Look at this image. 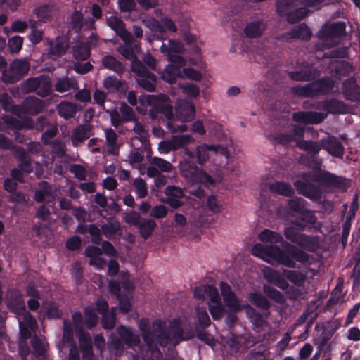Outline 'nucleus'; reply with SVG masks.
<instances>
[{
    "instance_id": "nucleus-1",
    "label": "nucleus",
    "mask_w": 360,
    "mask_h": 360,
    "mask_svg": "<svg viewBox=\"0 0 360 360\" xmlns=\"http://www.w3.org/2000/svg\"><path fill=\"white\" fill-rule=\"evenodd\" d=\"M306 205L307 201L297 196H292L287 202L288 207L297 213L298 217L285 227L283 235L296 245L285 243L284 250H282L276 245L257 243L252 247V253L259 257H271L288 268H295V262L308 263L311 256L305 251L315 252L319 249V243L318 236L302 233L304 231H311L318 221L315 212L306 208Z\"/></svg>"
},
{
    "instance_id": "nucleus-2",
    "label": "nucleus",
    "mask_w": 360,
    "mask_h": 360,
    "mask_svg": "<svg viewBox=\"0 0 360 360\" xmlns=\"http://www.w3.org/2000/svg\"><path fill=\"white\" fill-rule=\"evenodd\" d=\"M296 146L310 155L311 166L315 168L310 176L311 181L307 179V174H303L301 179L294 181L293 185L298 194L312 202H320L323 193L321 186L333 188L340 192L347 191L351 186V179L320 168L321 161L318 160V155L323 149L321 139L318 141L300 140Z\"/></svg>"
},
{
    "instance_id": "nucleus-3",
    "label": "nucleus",
    "mask_w": 360,
    "mask_h": 360,
    "mask_svg": "<svg viewBox=\"0 0 360 360\" xmlns=\"http://www.w3.org/2000/svg\"><path fill=\"white\" fill-rule=\"evenodd\" d=\"M165 322L159 319V345L167 346L168 345L176 346L181 341L189 338L184 337V330L179 319H174L169 322L167 328H164Z\"/></svg>"
},
{
    "instance_id": "nucleus-4",
    "label": "nucleus",
    "mask_w": 360,
    "mask_h": 360,
    "mask_svg": "<svg viewBox=\"0 0 360 360\" xmlns=\"http://www.w3.org/2000/svg\"><path fill=\"white\" fill-rule=\"evenodd\" d=\"M181 172L191 185L203 184L207 187L214 186L216 184L215 179L200 169L195 162L186 160L181 164Z\"/></svg>"
},
{
    "instance_id": "nucleus-5",
    "label": "nucleus",
    "mask_w": 360,
    "mask_h": 360,
    "mask_svg": "<svg viewBox=\"0 0 360 360\" xmlns=\"http://www.w3.org/2000/svg\"><path fill=\"white\" fill-rule=\"evenodd\" d=\"M131 143L134 148L128 156L131 165L141 163L146 154V158L151 165H158V157L151 158L150 144L145 136L134 137L131 139Z\"/></svg>"
},
{
    "instance_id": "nucleus-6",
    "label": "nucleus",
    "mask_w": 360,
    "mask_h": 360,
    "mask_svg": "<svg viewBox=\"0 0 360 360\" xmlns=\"http://www.w3.org/2000/svg\"><path fill=\"white\" fill-rule=\"evenodd\" d=\"M139 328L148 347L147 354L150 353L146 360H158V319L153 321V330L150 321L145 318L139 321Z\"/></svg>"
},
{
    "instance_id": "nucleus-7",
    "label": "nucleus",
    "mask_w": 360,
    "mask_h": 360,
    "mask_svg": "<svg viewBox=\"0 0 360 360\" xmlns=\"http://www.w3.org/2000/svg\"><path fill=\"white\" fill-rule=\"evenodd\" d=\"M183 66L167 65L161 75L163 80L170 84L176 83V78H188L195 82H200L202 79V74L200 71L195 70L193 68H181Z\"/></svg>"
},
{
    "instance_id": "nucleus-8",
    "label": "nucleus",
    "mask_w": 360,
    "mask_h": 360,
    "mask_svg": "<svg viewBox=\"0 0 360 360\" xmlns=\"http://www.w3.org/2000/svg\"><path fill=\"white\" fill-rule=\"evenodd\" d=\"M30 70V63L25 60H15L10 65L8 71L2 73L3 80L13 84L21 79Z\"/></svg>"
},
{
    "instance_id": "nucleus-9",
    "label": "nucleus",
    "mask_w": 360,
    "mask_h": 360,
    "mask_svg": "<svg viewBox=\"0 0 360 360\" xmlns=\"http://www.w3.org/2000/svg\"><path fill=\"white\" fill-rule=\"evenodd\" d=\"M126 221L136 226L139 229L140 236L145 240L150 236L156 226L153 219L142 218L134 212L127 214Z\"/></svg>"
},
{
    "instance_id": "nucleus-10",
    "label": "nucleus",
    "mask_w": 360,
    "mask_h": 360,
    "mask_svg": "<svg viewBox=\"0 0 360 360\" xmlns=\"http://www.w3.org/2000/svg\"><path fill=\"white\" fill-rule=\"evenodd\" d=\"M182 49L181 44L174 40H169V46H167L164 43L160 46V51L167 58L170 65L184 66L186 64L185 59L179 55Z\"/></svg>"
},
{
    "instance_id": "nucleus-11",
    "label": "nucleus",
    "mask_w": 360,
    "mask_h": 360,
    "mask_svg": "<svg viewBox=\"0 0 360 360\" xmlns=\"http://www.w3.org/2000/svg\"><path fill=\"white\" fill-rule=\"evenodd\" d=\"M193 140L192 136L188 134L173 136L171 139L159 143V153H167L171 150L184 148L188 143H191Z\"/></svg>"
},
{
    "instance_id": "nucleus-12",
    "label": "nucleus",
    "mask_w": 360,
    "mask_h": 360,
    "mask_svg": "<svg viewBox=\"0 0 360 360\" xmlns=\"http://www.w3.org/2000/svg\"><path fill=\"white\" fill-rule=\"evenodd\" d=\"M346 25L343 21H337L326 25L319 31L318 35L321 39H333L340 38L345 33Z\"/></svg>"
},
{
    "instance_id": "nucleus-13",
    "label": "nucleus",
    "mask_w": 360,
    "mask_h": 360,
    "mask_svg": "<svg viewBox=\"0 0 360 360\" xmlns=\"http://www.w3.org/2000/svg\"><path fill=\"white\" fill-rule=\"evenodd\" d=\"M220 290L224 302L229 310L233 312H238L242 310L240 301L236 297L229 284L221 281L220 283Z\"/></svg>"
},
{
    "instance_id": "nucleus-14",
    "label": "nucleus",
    "mask_w": 360,
    "mask_h": 360,
    "mask_svg": "<svg viewBox=\"0 0 360 360\" xmlns=\"http://www.w3.org/2000/svg\"><path fill=\"white\" fill-rule=\"evenodd\" d=\"M106 24L127 44H130L134 40V37L127 30L124 22L120 18L115 15L108 17L106 18Z\"/></svg>"
},
{
    "instance_id": "nucleus-15",
    "label": "nucleus",
    "mask_w": 360,
    "mask_h": 360,
    "mask_svg": "<svg viewBox=\"0 0 360 360\" xmlns=\"http://www.w3.org/2000/svg\"><path fill=\"white\" fill-rule=\"evenodd\" d=\"M342 92L347 101L351 102L360 101V86L355 77L351 76L342 82Z\"/></svg>"
},
{
    "instance_id": "nucleus-16",
    "label": "nucleus",
    "mask_w": 360,
    "mask_h": 360,
    "mask_svg": "<svg viewBox=\"0 0 360 360\" xmlns=\"http://www.w3.org/2000/svg\"><path fill=\"white\" fill-rule=\"evenodd\" d=\"M195 115V108L191 102L186 100L177 101L175 107V117L176 120L182 122H190L194 119Z\"/></svg>"
},
{
    "instance_id": "nucleus-17",
    "label": "nucleus",
    "mask_w": 360,
    "mask_h": 360,
    "mask_svg": "<svg viewBox=\"0 0 360 360\" xmlns=\"http://www.w3.org/2000/svg\"><path fill=\"white\" fill-rule=\"evenodd\" d=\"M165 198H162L160 200L174 209L179 208L183 205L184 202L181 200L184 196V191L176 186H168L165 188Z\"/></svg>"
},
{
    "instance_id": "nucleus-18",
    "label": "nucleus",
    "mask_w": 360,
    "mask_h": 360,
    "mask_svg": "<svg viewBox=\"0 0 360 360\" xmlns=\"http://www.w3.org/2000/svg\"><path fill=\"white\" fill-rule=\"evenodd\" d=\"M212 145L203 143L196 147L195 150L185 148V154L191 161H197L201 165H204L210 158V153H212Z\"/></svg>"
},
{
    "instance_id": "nucleus-19",
    "label": "nucleus",
    "mask_w": 360,
    "mask_h": 360,
    "mask_svg": "<svg viewBox=\"0 0 360 360\" xmlns=\"http://www.w3.org/2000/svg\"><path fill=\"white\" fill-rule=\"evenodd\" d=\"M326 118V115L321 112L298 111L292 114V120L301 124H320Z\"/></svg>"
},
{
    "instance_id": "nucleus-20",
    "label": "nucleus",
    "mask_w": 360,
    "mask_h": 360,
    "mask_svg": "<svg viewBox=\"0 0 360 360\" xmlns=\"http://www.w3.org/2000/svg\"><path fill=\"white\" fill-rule=\"evenodd\" d=\"M2 122L6 129L20 131L22 129H32L34 120L30 117L18 120L11 115H6L2 117Z\"/></svg>"
},
{
    "instance_id": "nucleus-21",
    "label": "nucleus",
    "mask_w": 360,
    "mask_h": 360,
    "mask_svg": "<svg viewBox=\"0 0 360 360\" xmlns=\"http://www.w3.org/2000/svg\"><path fill=\"white\" fill-rule=\"evenodd\" d=\"M323 149L333 157L342 158L345 153V148L342 143L334 136H328L321 139Z\"/></svg>"
},
{
    "instance_id": "nucleus-22",
    "label": "nucleus",
    "mask_w": 360,
    "mask_h": 360,
    "mask_svg": "<svg viewBox=\"0 0 360 360\" xmlns=\"http://www.w3.org/2000/svg\"><path fill=\"white\" fill-rule=\"evenodd\" d=\"M311 37V32L305 23H301L292 30L283 34L278 37L279 40L288 41L292 39L309 40Z\"/></svg>"
},
{
    "instance_id": "nucleus-23",
    "label": "nucleus",
    "mask_w": 360,
    "mask_h": 360,
    "mask_svg": "<svg viewBox=\"0 0 360 360\" xmlns=\"http://www.w3.org/2000/svg\"><path fill=\"white\" fill-rule=\"evenodd\" d=\"M92 127L89 124H80L72 133L71 142L74 147L87 140L92 135Z\"/></svg>"
},
{
    "instance_id": "nucleus-24",
    "label": "nucleus",
    "mask_w": 360,
    "mask_h": 360,
    "mask_svg": "<svg viewBox=\"0 0 360 360\" xmlns=\"http://www.w3.org/2000/svg\"><path fill=\"white\" fill-rule=\"evenodd\" d=\"M14 156L18 160V167L24 172L30 174L33 172V165L30 156L27 153L24 148L18 146L15 149Z\"/></svg>"
},
{
    "instance_id": "nucleus-25",
    "label": "nucleus",
    "mask_w": 360,
    "mask_h": 360,
    "mask_svg": "<svg viewBox=\"0 0 360 360\" xmlns=\"http://www.w3.org/2000/svg\"><path fill=\"white\" fill-rule=\"evenodd\" d=\"M317 74L318 70L316 68L307 65L299 70L289 72L288 76L294 81L309 82L314 79Z\"/></svg>"
},
{
    "instance_id": "nucleus-26",
    "label": "nucleus",
    "mask_w": 360,
    "mask_h": 360,
    "mask_svg": "<svg viewBox=\"0 0 360 360\" xmlns=\"http://www.w3.org/2000/svg\"><path fill=\"white\" fill-rule=\"evenodd\" d=\"M315 96L327 95L334 88V81L328 76H325L311 82Z\"/></svg>"
},
{
    "instance_id": "nucleus-27",
    "label": "nucleus",
    "mask_w": 360,
    "mask_h": 360,
    "mask_svg": "<svg viewBox=\"0 0 360 360\" xmlns=\"http://www.w3.org/2000/svg\"><path fill=\"white\" fill-rule=\"evenodd\" d=\"M323 109L330 114H345L347 112V105L337 98H328L323 101Z\"/></svg>"
},
{
    "instance_id": "nucleus-28",
    "label": "nucleus",
    "mask_w": 360,
    "mask_h": 360,
    "mask_svg": "<svg viewBox=\"0 0 360 360\" xmlns=\"http://www.w3.org/2000/svg\"><path fill=\"white\" fill-rule=\"evenodd\" d=\"M117 332L121 340L128 347L137 346L140 343L139 335L134 334L129 328L123 325L117 326Z\"/></svg>"
},
{
    "instance_id": "nucleus-29",
    "label": "nucleus",
    "mask_w": 360,
    "mask_h": 360,
    "mask_svg": "<svg viewBox=\"0 0 360 360\" xmlns=\"http://www.w3.org/2000/svg\"><path fill=\"white\" fill-rule=\"evenodd\" d=\"M53 5L42 4L34 8L33 13L36 15L39 22L44 23L53 19Z\"/></svg>"
},
{
    "instance_id": "nucleus-30",
    "label": "nucleus",
    "mask_w": 360,
    "mask_h": 360,
    "mask_svg": "<svg viewBox=\"0 0 360 360\" xmlns=\"http://www.w3.org/2000/svg\"><path fill=\"white\" fill-rule=\"evenodd\" d=\"M27 115H36L43 111L44 102L34 96H29L24 101Z\"/></svg>"
},
{
    "instance_id": "nucleus-31",
    "label": "nucleus",
    "mask_w": 360,
    "mask_h": 360,
    "mask_svg": "<svg viewBox=\"0 0 360 360\" xmlns=\"http://www.w3.org/2000/svg\"><path fill=\"white\" fill-rule=\"evenodd\" d=\"M139 103L143 106H151L149 115L152 119L158 118V95H141Z\"/></svg>"
},
{
    "instance_id": "nucleus-32",
    "label": "nucleus",
    "mask_w": 360,
    "mask_h": 360,
    "mask_svg": "<svg viewBox=\"0 0 360 360\" xmlns=\"http://www.w3.org/2000/svg\"><path fill=\"white\" fill-rule=\"evenodd\" d=\"M269 188L271 193L285 197H292L295 194V191L291 185L283 181H276L274 184H270Z\"/></svg>"
},
{
    "instance_id": "nucleus-33",
    "label": "nucleus",
    "mask_w": 360,
    "mask_h": 360,
    "mask_svg": "<svg viewBox=\"0 0 360 360\" xmlns=\"http://www.w3.org/2000/svg\"><path fill=\"white\" fill-rule=\"evenodd\" d=\"M101 64L105 69L114 71L117 74H122L124 72V66L122 62L117 60L112 55H106L103 57Z\"/></svg>"
},
{
    "instance_id": "nucleus-34",
    "label": "nucleus",
    "mask_w": 360,
    "mask_h": 360,
    "mask_svg": "<svg viewBox=\"0 0 360 360\" xmlns=\"http://www.w3.org/2000/svg\"><path fill=\"white\" fill-rule=\"evenodd\" d=\"M52 193L51 185L46 181H41L39 182L38 188L34 192V200L37 202H43L46 197L52 195Z\"/></svg>"
},
{
    "instance_id": "nucleus-35",
    "label": "nucleus",
    "mask_w": 360,
    "mask_h": 360,
    "mask_svg": "<svg viewBox=\"0 0 360 360\" xmlns=\"http://www.w3.org/2000/svg\"><path fill=\"white\" fill-rule=\"evenodd\" d=\"M84 319L85 326L91 330L98 323L99 317L92 306H86L84 308Z\"/></svg>"
},
{
    "instance_id": "nucleus-36",
    "label": "nucleus",
    "mask_w": 360,
    "mask_h": 360,
    "mask_svg": "<svg viewBox=\"0 0 360 360\" xmlns=\"http://www.w3.org/2000/svg\"><path fill=\"white\" fill-rule=\"evenodd\" d=\"M264 25L260 21L248 22L244 28V34L248 38H257L262 35Z\"/></svg>"
},
{
    "instance_id": "nucleus-37",
    "label": "nucleus",
    "mask_w": 360,
    "mask_h": 360,
    "mask_svg": "<svg viewBox=\"0 0 360 360\" xmlns=\"http://www.w3.org/2000/svg\"><path fill=\"white\" fill-rule=\"evenodd\" d=\"M78 89V83L74 78L68 77L60 78L55 84V90L59 93H64L71 89Z\"/></svg>"
},
{
    "instance_id": "nucleus-38",
    "label": "nucleus",
    "mask_w": 360,
    "mask_h": 360,
    "mask_svg": "<svg viewBox=\"0 0 360 360\" xmlns=\"http://www.w3.org/2000/svg\"><path fill=\"white\" fill-rule=\"evenodd\" d=\"M66 52L67 46L62 39L57 38L55 41H51L49 44L48 55L51 58L62 56L65 54Z\"/></svg>"
},
{
    "instance_id": "nucleus-39",
    "label": "nucleus",
    "mask_w": 360,
    "mask_h": 360,
    "mask_svg": "<svg viewBox=\"0 0 360 360\" xmlns=\"http://www.w3.org/2000/svg\"><path fill=\"white\" fill-rule=\"evenodd\" d=\"M131 70L138 77H139V78L146 77H150L152 81H155L156 79L155 75L150 72L148 68L140 60L133 61L131 64Z\"/></svg>"
},
{
    "instance_id": "nucleus-40",
    "label": "nucleus",
    "mask_w": 360,
    "mask_h": 360,
    "mask_svg": "<svg viewBox=\"0 0 360 360\" xmlns=\"http://www.w3.org/2000/svg\"><path fill=\"white\" fill-rule=\"evenodd\" d=\"M57 108L59 115L65 119L73 117L77 112L76 105L70 102H61Z\"/></svg>"
},
{
    "instance_id": "nucleus-41",
    "label": "nucleus",
    "mask_w": 360,
    "mask_h": 360,
    "mask_svg": "<svg viewBox=\"0 0 360 360\" xmlns=\"http://www.w3.org/2000/svg\"><path fill=\"white\" fill-rule=\"evenodd\" d=\"M116 319V309L112 307L110 311L101 315V323L102 328L108 330L113 329L115 326Z\"/></svg>"
},
{
    "instance_id": "nucleus-42",
    "label": "nucleus",
    "mask_w": 360,
    "mask_h": 360,
    "mask_svg": "<svg viewBox=\"0 0 360 360\" xmlns=\"http://www.w3.org/2000/svg\"><path fill=\"white\" fill-rule=\"evenodd\" d=\"M258 238L263 243H280L283 241V236L279 233L269 229H264L261 231Z\"/></svg>"
},
{
    "instance_id": "nucleus-43",
    "label": "nucleus",
    "mask_w": 360,
    "mask_h": 360,
    "mask_svg": "<svg viewBox=\"0 0 360 360\" xmlns=\"http://www.w3.org/2000/svg\"><path fill=\"white\" fill-rule=\"evenodd\" d=\"M103 86L110 91H125L123 83L115 76H108L103 79Z\"/></svg>"
},
{
    "instance_id": "nucleus-44",
    "label": "nucleus",
    "mask_w": 360,
    "mask_h": 360,
    "mask_svg": "<svg viewBox=\"0 0 360 360\" xmlns=\"http://www.w3.org/2000/svg\"><path fill=\"white\" fill-rule=\"evenodd\" d=\"M91 54L90 46L85 43H79L73 47V55L77 61H84L89 58Z\"/></svg>"
},
{
    "instance_id": "nucleus-45",
    "label": "nucleus",
    "mask_w": 360,
    "mask_h": 360,
    "mask_svg": "<svg viewBox=\"0 0 360 360\" xmlns=\"http://www.w3.org/2000/svg\"><path fill=\"white\" fill-rule=\"evenodd\" d=\"M283 275L290 282L297 286H302L306 279L304 274L296 270L285 269L283 271Z\"/></svg>"
},
{
    "instance_id": "nucleus-46",
    "label": "nucleus",
    "mask_w": 360,
    "mask_h": 360,
    "mask_svg": "<svg viewBox=\"0 0 360 360\" xmlns=\"http://www.w3.org/2000/svg\"><path fill=\"white\" fill-rule=\"evenodd\" d=\"M79 346L81 352L89 351L93 349L92 340L89 332L84 330L77 333Z\"/></svg>"
},
{
    "instance_id": "nucleus-47",
    "label": "nucleus",
    "mask_w": 360,
    "mask_h": 360,
    "mask_svg": "<svg viewBox=\"0 0 360 360\" xmlns=\"http://www.w3.org/2000/svg\"><path fill=\"white\" fill-rule=\"evenodd\" d=\"M51 93V84L49 77L44 75L40 76L39 89L37 94L42 98L49 96Z\"/></svg>"
},
{
    "instance_id": "nucleus-48",
    "label": "nucleus",
    "mask_w": 360,
    "mask_h": 360,
    "mask_svg": "<svg viewBox=\"0 0 360 360\" xmlns=\"http://www.w3.org/2000/svg\"><path fill=\"white\" fill-rule=\"evenodd\" d=\"M354 71L353 65L346 60H340L335 67V73L341 77H347Z\"/></svg>"
},
{
    "instance_id": "nucleus-49",
    "label": "nucleus",
    "mask_w": 360,
    "mask_h": 360,
    "mask_svg": "<svg viewBox=\"0 0 360 360\" xmlns=\"http://www.w3.org/2000/svg\"><path fill=\"white\" fill-rule=\"evenodd\" d=\"M249 300L254 305L262 309H268L270 307L269 302L260 292H251L249 295Z\"/></svg>"
},
{
    "instance_id": "nucleus-50",
    "label": "nucleus",
    "mask_w": 360,
    "mask_h": 360,
    "mask_svg": "<svg viewBox=\"0 0 360 360\" xmlns=\"http://www.w3.org/2000/svg\"><path fill=\"white\" fill-rule=\"evenodd\" d=\"M182 93L191 98H195L200 95V88L193 83L186 82L178 84Z\"/></svg>"
},
{
    "instance_id": "nucleus-51",
    "label": "nucleus",
    "mask_w": 360,
    "mask_h": 360,
    "mask_svg": "<svg viewBox=\"0 0 360 360\" xmlns=\"http://www.w3.org/2000/svg\"><path fill=\"white\" fill-rule=\"evenodd\" d=\"M246 309L249 319L252 323L253 326L255 328L262 327L264 325V320L260 312L249 305H247Z\"/></svg>"
},
{
    "instance_id": "nucleus-52",
    "label": "nucleus",
    "mask_w": 360,
    "mask_h": 360,
    "mask_svg": "<svg viewBox=\"0 0 360 360\" xmlns=\"http://www.w3.org/2000/svg\"><path fill=\"white\" fill-rule=\"evenodd\" d=\"M292 92L298 96L303 98L315 97L311 82L304 86H295L292 88Z\"/></svg>"
},
{
    "instance_id": "nucleus-53",
    "label": "nucleus",
    "mask_w": 360,
    "mask_h": 360,
    "mask_svg": "<svg viewBox=\"0 0 360 360\" xmlns=\"http://www.w3.org/2000/svg\"><path fill=\"white\" fill-rule=\"evenodd\" d=\"M264 292L268 297L274 300L275 302L278 304H283L285 302L283 295L276 288L265 285L264 286Z\"/></svg>"
},
{
    "instance_id": "nucleus-54",
    "label": "nucleus",
    "mask_w": 360,
    "mask_h": 360,
    "mask_svg": "<svg viewBox=\"0 0 360 360\" xmlns=\"http://www.w3.org/2000/svg\"><path fill=\"white\" fill-rule=\"evenodd\" d=\"M167 31L176 32L177 27L174 21L170 18H161L159 20V40L162 39L160 34Z\"/></svg>"
},
{
    "instance_id": "nucleus-55",
    "label": "nucleus",
    "mask_w": 360,
    "mask_h": 360,
    "mask_svg": "<svg viewBox=\"0 0 360 360\" xmlns=\"http://www.w3.org/2000/svg\"><path fill=\"white\" fill-rule=\"evenodd\" d=\"M206 205L208 209L213 213H221L224 210V205L222 202L219 200L214 195H211L207 197Z\"/></svg>"
},
{
    "instance_id": "nucleus-56",
    "label": "nucleus",
    "mask_w": 360,
    "mask_h": 360,
    "mask_svg": "<svg viewBox=\"0 0 360 360\" xmlns=\"http://www.w3.org/2000/svg\"><path fill=\"white\" fill-rule=\"evenodd\" d=\"M84 15L81 11H75L71 15V25L72 30L76 32H79L84 25Z\"/></svg>"
},
{
    "instance_id": "nucleus-57",
    "label": "nucleus",
    "mask_w": 360,
    "mask_h": 360,
    "mask_svg": "<svg viewBox=\"0 0 360 360\" xmlns=\"http://www.w3.org/2000/svg\"><path fill=\"white\" fill-rule=\"evenodd\" d=\"M196 316L198 325L201 328L205 329L210 326L211 321L205 309L198 308L196 309Z\"/></svg>"
},
{
    "instance_id": "nucleus-58",
    "label": "nucleus",
    "mask_w": 360,
    "mask_h": 360,
    "mask_svg": "<svg viewBox=\"0 0 360 360\" xmlns=\"http://www.w3.org/2000/svg\"><path fill=\"white\" fill-rule=\"evenodd\" d=\"M120 224L118 221H111L101 226V231L106 237L115 236L120 231Z\"/></svg>"
},
{
    "instance_id": "nucleus-59",
    "label": "nucleus",
    "mask_w": 360,
    "mask_h": 360,
    "mask_svg": "<svg viewBox=\"0 0 360 360\" xmlns=\"http://www.w3.org/2000/svg\"><path fill=\"white\" fill-rule=\"evenodd\" d=\"M162 122V124L165 125L167 129L172 133L174 132H184L187 130V126L185 124H177L176 122V120H170V121H165V120H160L159 118V124Z\"/></svg>"
},
{
    "instance_id": "nucleus-60",
    "label": "nucleus",
    "mask_w": 360,
    "mask_h": 360,
    "mask_svg": "<svg viewBox=\"0 0 360 360\" xmlns=\"http://www.w3.org/2000/svg\"><path fill=\"white\" fill-rule=\"evenodd\" d=\"M216 303L215 305L210 304L208 309L213 320L219 321L225 314V309L221 302Z\"/></svg>"
},
{
    "instance_id": "nucleus-61",
    "label": "nucleus",
    "mask_w": 360,
    "mask_h": 360,
    "mask_svg": "<svg viewBox=\"0 0 360 360\" xmlns=\"http://www.w3.org/2000/svg\"><path fill=\"white\" fill-rule=\"evenodd\" d=\"M120 112L123 122L136 121V114L133 109L127 104L124 103L121 104Z\"/></svg>"
},
{
    "instance_id": "nucleus-62",
    "label": "nucleus",
    "mask_w": 360,
    "mask_h": 360,
    "mask_svg": "<svg viewBox=\"0 0 360 360\" xmlns=\"http://www.w3.org/2000/svg\"><path fill=\"white\" fill-rule=\"evenodd\" d=\"M72 321L76 333L85 330L84 319L83 320L82 314L79 311H75L72 314Z\"/></svg>"
},
{
    "instance_id": "nucleus-63",
    "label": "nucleus",
    "mask_w": 360,
    "mask_h": 360,
    "mask_svg": "<svg viewBox=\"0 0 360 360\" xmlns=\"http://www.w3.org/2000/svg\"><path fill=\"white\" fill-rule=\"evenodd\" d=\"M133 186L136 189V193L139 198H142L147 195L148 189L145 181L141 178L134 180Z\"/></svg>"
},
{
    "instance_id": "nucleus-64",
    "label": "nucleus",
    "mask_w": 360,
    "mask_h": 360,
    "mask_svg": "<svg viewBox=\"0 0 360 360\" xmlns=\"http://www.w3.org/2000/svg\"><path fill=\"white\" fill-rule=\"evenodd\" d=\"M11 310L17 314L23 313L25 309V304L20 295H18L9 304Z\"/></svg>"
}]
</instances>
